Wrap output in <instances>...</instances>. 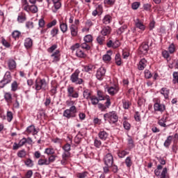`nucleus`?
Wrapping results in <instances>:
<instances>
[{"instance_id":"f257e3e1","label":"nucleus","mask_w":178,"mask_h":178,"mask_svg":"<svg viewBox=\"0 0 178 178\" xmlns=\"http://www.w3.org/2000/svg\"><path fill=\"white\" fill-rule=\"evenodd\" d=\"M105 122H108L110 124H115L119 120V117L116 111H110L104 115Z\"/></svg>"},{"instance_id":"f03ea898","label":"nucleus","mask_w":178,"mask_h":178,"mask_svg":"<svg viewBox=\"0 0 178 178\" xmlns=\"http://www.w3.org/2000/svg\"><path fill=\"white\" fill-rule=\"evenodd\" d=\"M35 90L36 91H40V90L46 91V90H48V83H47V81L45 80V79L35 80Z\"/></svg>"},{"instance_id":"7ed1b4c3","label":"nucleus","mask_w":178,"mask_h":178,"mask_svg":"<svg viewBox=\"0 0 178 178\" xmlns=\"http://www.w3.org/2000/svg\"><path fill=\"white\" fill-rule=\"evenodd\" d=\"M12 81V76L10 72H6L3 79L0 81V88H3L6 84H9Z\"/></svg>"},{"instance_id":"20e7f679","label":"nucleus","mask_w":178,"mask_h":178,"mask_svg":"<svg viewBox=\"0 0 178 178\" xmlns=\"http://www.w3.org/2000/svg\"><path fill=\"white\" fill-rule=\"evenodd\" d=\"M154 112H160V113H163L166 111V106L161 104V101L156 100L154 104Z\"/></svg>"},{"instance_id":"39448f33","label":"nucleus","mask_w":178,"mask_h":178,"mask_svg":"<svg viewBox=\"0 0 178 178\" xmlns=\"http://www.w3.org/2000/svg\"><path fill=\"white\" fill-rule=\"evenodd\" d=\"M104 163L106 166H112L113 165V156L112 154L108 153L104 156Z\"/></svg>"},{"instance_id":"423d86ee","label":"nucleus","mask_w":178,"mask_h":178,"mask_svg":"<svg viewBox=\"0 0 178 178\" xmlns=\"http://www.w3.org/2000/svg\"><path fill=\"white\" fill-rule=\"evenodd\" d=\"M112 103L111 102V99L108 97L106 99V102L104 104L98 103L97 106L102 112H104V111H106V109H108V108L111 106Z\"/></svg>"},{"instance_id":"0eeeda50","label":"nucleus","mask_w":178,"mask_h":178,"mask_svg":"<svg viewBox=\"0 0 178 178\" xmlns=\"http://www.w3.org/2000/svg\"><path fill=\"white\" fill-rule=\"evenodd\" d=\"M67 97L79 98V91L75 90L73 86H69L67 88Z\"/></svg>"},{"instance_id":"6e6552de","label":"nucleus","mask_w":178,"mask_h":178,"mask_svg":"<svg viewBox=\"0 0 178 178\" xmlns=\"http://www.w3.org/2000/svg\"><path fill=\"white\" fill-rule=\"evenodd\" d=\"M70 81L74 84H83V79L79 78L77 72L72 73V74L70 76Z\"/></svg>"},{"instance_id":"1a4fd4ad","label":"nucleus","mask_w":178,"mask_h":178,"mask_svg":"<svg viewBox=\"0 0 178 178\" xmlns=\"http://www.w3.org/2000/svg\"><path fill=\"white\" fill-rule=\"evenodd\" d=\"M82 48L83 49H86V51H90L91 49V47L87 44V42H83L81 45L79 43L75 44L74 46L71 47L72 51H76V48Z\"/></svg>"},{"instance_id":"9d476101","label":"nucleus","mask_w":178,"mask_h":178,"mask_svg":"<svg viewBox=\"0 0 178 178\" xmlns=\"http://www.w3.org/2000/svg\"><path fill=\"white\" fill-rule=\"evenodd\" d=\"M105 73H106V69L104 67H99L98 68L97 73H96V77L97 80H102L104 76H105Z\"/></svg>"},{"instance_id":"9b49d317","label":"nucleus","mask_w":178,"mask_h":178,"mask_svg":"<svg viewBox=\"0 0 178 178\" xmlns=\"http://www.w3.org/2000/svg\"><path fill=\"white\" fill-rule=\"evenodd\" d=\"M26 131L28 134H33V136H37L38 134L39 129H35V126L33 124L29 126Z\"/></svg>"},{"instance_id":"f8f14e48","label":"nucleus","mask_w":178,"mask_h":178,"mask_svg":"<svg viewBox=\"0 0 178 178\" xmlns=\"http://www.w3.org/2000/svg\"><path fill=\"white\" fill-rule=\"evenodd\" d=\"M152 45V42H151L149 44H148V42H145L141 44L140 47V52H143V54H147L149 49V47Z\"/></svg>"},{"instance_id":"ddd939ff","label":"nucleus","mask_w":178,"mask_h":178,"mask_svg":"<svg viewBox=\"0 0 178 178\" xmlns=\"http://www.w3.org/2000/svg\"><path fill=\"white\" fill-rule=\"evenodd\" d=\"M107 91H108L109 95H111L112 97H113V95H116V94H118V92H119V87L118 86L109 87L107 89Z\"/></svg>"},{"instance_id":"4468645a","label":"nucleus","mask_w":178,"mask_h":178,"mask_svg":"<svg viewBox=\"0 0 178 178\" xmlns=\"http://www.w3.org/2000/svg\"><path fill=\"white\" fill-rule=\"evenodd\" d=\"M70 30L71 31V35L72 37L77 36V34L79 33V28L77 27V26H76V24H72L70 26Z\"/></svg>"},{"instance_id":"2eb2a0df","label":"nucleus","mask_w":178,"mask_h":178,"mask_svg":"<svg viewBox=\"0 0 178 178\" xmlns=\"http://www.w3.org/2000/svg\"><path fill=\"white\" fill-rule=\"evenodd\" d=\"M109 136V134H108L105 131H100L98 134V137L102 140V141H106V139L108 138Z\"/></svg>"},{"instance_id":"dca6fc26","label":"nucleus","mask_w":178,"mask_h":178,"mask_svg":"<svg viewBox=\"0 0 178 178\" xmlns=\"http://www.w3.org/2000/svg\"><path fill=\"white\" fill-rule=\"evenodd\" d=\"M18 23H24L27 20V17L24 13H20L17 19Z\"/></svg>"},{"instance_id":"f3484780","label":"nucleus","mask_w":178,"mask_h":178,"mask_svg":"<svg viewBox=\"0 0 178 178\" xmlns=\"http://www.w3.org/2000/svg\"><path fill=\"white\" fill-rule=\"evenodd\" d=\"M128 137L129 138L127 139L128 143V149L130 151L131 149H133V148H134V147H136V145H134V140H133V138H131V136H130L129 135H128Z\"/></svg>"},{"instance_id":"a211bd4d","label":"nucleus","mask_w":178,"mask_h":178,"mask_svg":"<svg viewBox=\"0 0 178 178\" xmlns=\"http://www.w3.org/2000/svg\"><path fill=\"white\" fill-rule=\"evenodd\" d=\"M160 93L161 95H163L165 99H168V98H169V94L170 93V91L166 88H162L160 90Z\"/></svg>"},{"instance_id":"6ab92c4d","label":"nucleus","mask_w":178,"mask_h":178,"mask_svg":"<svg viewBox=\"0 0 178 178\" xmlns=\"http://www.w3.org/2000/svg\"><path fill=\"white\" fill-rule=\"evenodd\" d=\"M60 54L59 50H56L54 53L51 54V58L53 59V62H58L60 59Z\"/></svg>"},{"instance_id":"aec40b11","label":"nucleus","mask_w":178,"mask_h":178,"mask_svg":"<svg viewBox=\"0 0 178 178\" xmlns=\"http://www.w3.org/2000/svg\"><path fill=\"white\" fill-rule=\"evenodd\" d=\"M112 31V29L110 26H104L101 31V34L104 36L108 35V34Z\"/></svg>"},{"instance_id":"412c9836","label":"nucleus","mask_w":178,"mask_h":178,"mask_svg":"<svg viewBox=\"0 0 178 178\" xmlns=\"http://www.w3.org/2000/svg\"><path fill=\"white\" fill-rule=\"evenodd\" d=\"M172 140H173V136H168L167 139L165 140L163 145L165 148H169L170 145L172 144Z\"/></svg>"},{"instance_id":"4be33fe9","label":"nucleus","mask_w":178,"mask_h":178,"mask_svg":"<svg viewBox=\"0 0 178 178\" xmlns=\"http://www.w3.org/2000/svg\"><path fill=\"white\" fill-rule=\"evenodd\" d=\"M24 47L26 49L31 48L33 47V40L30 38H26L24 42Z\"/></svg>"},{"instance_id":"5701e85b","label":"nucleus","mask_w":178,"mask_h":178,"mask_svg":"<svg viewBox=\"0 0 178 178\" xmlns=\"http://www.w3.org/2000/svg\"><path fill=\"white\" fill-rule=\"evenodd\" d=\"M112 22V17L109 15H106L102 19V23L104 24H109Z\"/></svg>"},{"instance_id":"b1692460","label":"nucleus","mask_w":178,"mask_h":178,"mask_svg":"<svg viewBox=\"0 0 178 178\" xmlns=\"http://www.w3.org/2000/svg\"><path fill=\"white\" fill-rule=\"evenodd\" d=\"M38 165L39 166H44V165L48 166V165H49L48 159H40L38 161Z\"/></svg>"},{"instance_id":"393cba45","label":"nucleus","mask_w":178,"mask_h":178,"mask_svg":"<svg viewBox=\"0 0 178 178\" xmlns=\"http://www.w3.org/2000/svg\"><path fill=\"white\" fill-rule=\"evenodd\" d=\"M83 98L86 99H91V91L88 89H85L83 92Z\"/></svg>"},{"instance_id":"a878e982","label":"nucleus","mask_w":178,"mask_h":178,"mask_svg":"<svg viewBox=\"0 0 178 178\" xmlns=\"http://www.w3.org/2000/svg\"><path fill=\"white\" fill-rule=\"evenodd\" d=\"M90 100V102L92 104V105H98V104H99V101H101L98 97H97V96L93 95L90 97V99H89Z\"/></svg>"},{"instance_id":"bb28decb","label":"nucleus","mask_w":178,"mask_h":178,"mask_svg":"<svg viewBox=\"0 0 178 178\" xmlns=\"http://www.w3.org/2000/svg\"><path fill=\"white\" fill-rule=\"evenodd\" d=\"M134 22L137 29H140V30H145V26H144V24L140 22L139 19H135Z\"/></svg>"},{"instance_id":"cd10ccee","label":"nucleus","mask_w":178,"mask_h":178,"mask_svg":"<svg viewBox=\"0 0 178 178\" xmlns=\"http://www.w3.org/2000/svg\"><path fill=\"white\" fill-rule=\"evenodd\" d=\"M24 163L27 168H33V166H34V161H33L31 159H26V160L24 161Z\"/></svg>"},{"instance_id":"c85d7f7f","label":"nucleus","mask_w":178,"mask_h":178,"mask_svg":"<svg viewBox=\"0 0 178 178\" xmlns=\"http://www.w3.org/2000/svg\"><path fill=\"white\" fill-rule=\"evenodd\" d=\"M17 155L18 158H26L27 156V152H26V149H22V150L18 151Z\"/></svg>"},{"instance_id":"c756f323","label":"nucleus","mask_w":178,"mask_h":178,"mask_svg":"<svg viewBox=\"0 0 178 178\" xmlns=\"http://www.w3.org/2000/svg\"><path fill=\"white\" fill-rule=\"evenodd\" d=\"M122 102L124 109H129V108H130L131 106V103L129 100L122 99Z\"/></svg>"},{"instance_id":"7c9ffc66","label":"nucleus","mask_w":178,"mask_h":178,"mask_svg":"<svg viewBox=\"0 0 178 178\" xmlns=\"http://www.w3.org/2000/svg\"><path fill=\"white\" fill-rule=\"evenodd\" d=\"M76 49V55L78 58H86V54H84L81 49L79 48H75Z\"/></svg>"},{"instance_id":"2f4dec72","label":"nucleus","mask_w":178,"mask_h":178,"mask_svg":"<svg viewBox=\"0 0 178 178\" xmlns=\"http://www.w3.org/2000/svg\"><path fill=\"white\" fill-rule=\"evenodd\" d=\"M115 63L118 66L122 65V58H120V54H117L115 57Z\"/></svg>"},{"instance_id":"473e14b6","label":"nucleus","mask_w":178,"mask_h":178,"mask_svg":"<svg viewBox=\"0 0 178 178\" xmlns=\"http://www.w3.org/2000/svg\"><path fill=\"white\" fill-rule=\"evenodd\" d=\"M4 99L6 102H12V94L10 92H6L4 94Z\"/></svg>"},{"instance_id":"72a5a7b5","label":"nucleus","mask_w":178,"mask_h":178,"mask_svg":"<svg viewBox=\"0 0 178 178\" xmlns=\"http://www.w3.org/2000/svg\"><path fill=\"white\" fill-rule=\"evenodd\" d=\"M125 165L127 168H131V165H133V161H131V157L127 156L125 159Z\"/></svg>"},{"instance_id":"f704fd0d","label":"nucleus","mask_w":178,"mask_h":178,"mask_svg":"<svg viewBox=\"0 0 178 178\" xmlns=\"http://www.w3.org/2000/svg\"><path fill=\"white\" fill-rule=\"evenodd\" d=\"M44 154H47V155H54L55 154V150L54 148H46L44 149Z\"/></svg>"},{"instance_id":"c9c22d12","label":"nucleus","mask_w":178,"mask_h":178,"mask_svg":"<svg viewBox=\"0 0 178 178\" xmlns=\"http://www.w3.org/2000/svg\"><path fill=\"white\" fill-rule=\"evenodd\" d=\"M129 152L126 150H121L118 152V155L120 158H124L126 155H129Z\"/></svg>"},{"instance_id":"e433bc0d","label":"nucleus","mask_w":178,"mask_h":178,"mask_svg":"<svg viewBox=\"0 0 178 178\" xmlns=\"http://www.w3.org/2000/svg\"><path fill=\"white\" fill-rule=\"evenodd\" d=\"M166 118H162L161 120H159L158 124L161 126V127H166Z\"/></svg>"},{"instance_id":"4c0bfd02","label":"nucleus","mask_w":178,"mask_h":178,"mask_svg":"<svg viewBox=\"0 0 178 178\" xmlns=\"http://www.w3.org/2000/svg\"><path fill=\"white\" fill-rule=\"evenodd\" d=\"M60 29L62 33H66L67 31V24L66 23H61L60 24Z\"/></svg>"},{"instance_id":"58836bf2","label":"nucleus","mask_w":178,"mask_h":178,"mask_svg":"<svg viewBox=\"0 0 178 178\" xmlns=\"http://www.w3.org/2000/svg\"><path fill=\"white\" fill-rule=\"evenodd\" d=\"M97 42L99 45H104V42H105V38L102 35H99L97 38Z\"/></svg>"},{"instance_id":"ea45409f","label":"nucleus","mask_w":178,"mask_h":178,"mask_svg":"<svg viewBox=\"0 0 178 178\" xmlns=\"http://www.w3.org/2000/svg\"><path fill=\"white\" fill-rule=\"evenodd\" d=\"M162 55L169 62L170 60V54H169V51L164 50L162 51Z\"/></svg>"},{"instance_id":"a19ab883","label":"nucleus","mask_w":178,"mask_h":178,"mask_svg":"<svg viewBox=\"0 0 178 178\" xmlns=\"http://www.w3.org/2000/svg\"><path fill=\"white\" fill-rule=\"evenodd\" d=\"M63 116L64 118H67V119H70V118H73V116L72 115V113L69 111V109H66L63 112Z\"/></svg>"},{"instance_id":"79ce46f5","label":"nucleus","mask_w":178,"mask_h":178,"mask_svg":"<svg viewBox=\"0 0 178 178\" xmlns=\"http://www.w3.org/2000/svg\"><path fill=\"white\" fill-rule=\"evenodd\" d=\"M97 98L100 101H105V96H104V92L101 90H97Z\"/></svg>"},{"instance_id":"37998d69","label":"nucleus","mask_w":178,"mask_h":178,"mask_svg":"<svg viewBox=\"0 0 178 178\" xmlns=\"http://www.w3.org/2000/svg\"><path fill=\"white\" fill-rule=\"evenodd\" d=\"M29 11L32 13H37V12H38V7L35 5H31L29 7Z\"/></svg>"},{"instance_id":"c03bdc74","label":"nucleus","mask_w":178,"mask_h":178,"mask_svg":"<svg viewBox=\"0 0 178 178\" xmlns=\"http://www.w3.org/2000/svg\"><path fill=\"white\" fill-rule=\"evenodd\" d=\"M147 63V60H145V58H143L139 62L138 67H146Z\"/></svg>"},{"instance_id":"a18cd8bd","label":"nucleus","mask_w":178,"mask_h":178,"mask_svg":"<svg viewBox=\"0 0 178 178\" xmlns=\"http://www.w3.org/2000/svg\"><path fill=\"white\" fill-rule=\"evenodd\" d=\"M94 145L96 148H100L101 145H102V142L98 138H95L94 140Z\"/></svg>"},{"instance_id":"49530a36","label":"nucleus","mask_w":178,"mask_h":178,"mask_svg":"<svg viewBox=\"0 0 178 178\" xmlns=\"http://www.w3.org/2000/svg\"><path fill=\"white\" fill-rule=\"evenodd\" d=\"M70 155H72L70 152H64L62 154V156H61L62 159H67V160H68L69 158H70Z\"/></svg>"},{"instance_id":"de8ad7c7","label":"nucleus","mask_w":178,"mask_h":178,"mask_svg":"<svg viewBox=\"0 0 178 178\" xmlns=\"http://www.w3.org/2000/svg\"><path fill=\"white\" fill-rule=\"evenodd\" d=\"M63 149L64 152H70V150L72 149L70 144L67 143L63 147Z\"/></svg>"},{"instance_id":"09e8293b","label":"nucleus","mask_w":178,"mask_h":178,"mask_svg":"<svg viewBox=\"0 0 178 178\" xmlns=\"http://www.w3.org/2000/svg\"><path fill=\"white\" fill-rule=\"evenodd\" d=\"M8 67H16V61L13 59H10L8 62Z\"/></svg>"},{"instance_id":"8fccbe9b","label":"nucleus","mask_w":178,"mask_h":178,"mask_svg":"<svg viewBox=\"0 0 178 178\" xmlns=\"http://www.w3.org/2000/svg\"><path fill=\"white\" fill-rule=\"evenodd\" d=\"M17 81H14L11 84V91H17Z\"/></svg>"},{"instance_id":"3c124183","label":"nucleus","mask_w":178,"mask_h":178,"mask_svg":"<svg viewBox=\"0 0 178 178\" xmlns=\"http://www.w3.org/2000/svg\"><path fill=\"white\" fill-rule=\"evenodd\" d=\"M20 35H22V33L19 31H14L12 33V36L13 37V38H19V37H20Z\"/></svg>"},{"instance_id":"603ef678","label":"nucleus","mask_w":178,"mask_h":178,"mask_svg":"<svg viewBox=\"0 0 178 178\" xmlns=\"http://www.w3.org/2000/svg\"><path fill=\"white\" fill-rule=\"evenodd\" d=\"M85 42H92V35H86L83 38Z\"/></svg>"},{"instance_id":"864d4df0","label":"nucleus","mask_w":178,"mask_h":178,"mask_svg":"<svg viewBox=\"0 0 178 178\" xmlns=\"http://www.w3.org/2000/svg\"><path fill=\"white\" fill-rule=\"evenodd\" d=\"M54 161H56V156L54 154H51L47 160V161H49V165H51V163H54Z\"/></svg>"},{"instance_id":"5fc2aeb1","label":"nucleus","mask_w":178,"mask_h":178,"mask_svg":"<svg viewBox=\"0 0 178 178\" xmlns=\"http://www.w3.org/2000/svg\"><path fill=\"white\" fill-rule=\"evenodd\" d=\"M134 119L136 122H141V115H140V112L136 111L135 113Z\"/></svg>"},{"instance_id":"6e6d98bb","label":"nucleus","mask_w":178,"mask_h":178,"mask_svg":"<svg viewBox=\"0 0 178 178\" xmlns=\"http://www.w3.org/2000/svg\"><path fill=\"white\" fill-rule=\"evenodd\" d=\"M123 127H124V129L125 130H127V131H129V130H130L131 127V125L130 124V123H129L127 121H124L123 122Z\"/></svg>"},{"instance_id":"4d7b16f0","label":"nucleus","mask_w":178,"mask_h":178,"mask_svg":"<svg viewBox=\"0 0 178 178\" xmlns=\"http://www.w3.org/2000/svg\"><path fill=\"white\" fill-rule=\"evenodd\" d=\"M13 119V113L12 111H8L7 112V120L8 122H12Z\"/></svg>"},{"instance_id":"13d9d810","label":"nucleus","mask_w":178,"mask_h":178,"mask_svg":"<svg viewBox=\"0 0 178 178\" xmlns=\"http://www.w3.org/2000/svg\"><path fill=\"white\" fill-rule=\"evenodd\" d=\"M56 23H58L56 19H54L52 22L47 24V29H51V28L54 27V26H56Z\"/></svg>"},{"instance_id":"bf43d9fd","label":"nucleus","mask_w":178,"mask_h":178,"mask_svg":"<svg viewBox=\"0 0 178 178\" xmlns=\"http://www.w3.org/2000/svg\"><path fill=\"white\" fill-rule=\"evenodd\" d=\"M76 177L78 178H86L87 177V172H79L76 174Z\"/></svg>"},{"instance_id":"052dcab7","label":"nucleus","mask_w":178,"mask_h":178,"mask_svg":"<svg viewBox=\"0 0 178 178\" xmlns=\"http://www.w3.org/2000/svg\"><path fill=\"white\" fill-rule=\"evenodd\" d=\"M145 79H151L152 77V74H151V72H149V70H145Z\"/></svg>"},{"instance_id":"680f3d73","label":"nucleus","mask_w":178,"mask_h":178,"mask_svg":"<svg viewBox=\"0 0 178 178\" xmlns=\"http://www.w3.org/2000/svg\"><path fill=\"white\" fill-rule=\"evenodd\" d=\"M31 177H33V170H29L26 172L25 177L22 178H31Z\"/></svg>"},{"instance_id":"e2e57ef3","label":"nucleus","mask_w":178,"mask_h":178,"mask_svg":"<svg viewBox=\"0 0 178 178\" xmlns=\"http://www.w3.org/2000/svg\"><path fill=\"white\" fill-rule=\"evenodd\" d=\"M58 31H59V29H58V28H54L51 31V35H52V37H55L58 34Z\"/></svg>"},{"instance_id":"0e129e2a","label":"nucleus","mask_w":178,"mask_h":178,"mask_svg":"<svg viewBox=\"0 0 178 178\" xmlns=\"http://www.w3.org/2000/svg\"><path fill=\"white\" fill-rule=\"evenodd\" d=\"M132 9H134V10H136V9H138V8H140V2H134L132 3Z\"/></svg>"},{"instance_id":"69168bd1","label":"nucleus","mask_w":178,"mask_h":178,"mask_svg":"<svg viewBox=\"0 0 178 178\" xmlns=\"http://www.w3.org/2000/svg\"><path fill=\"white\" fill-rule=\"evenodd\" d=\"M167 174H168V168H164L163 169V171L161 172V178H167L166 177Z\"/></svg>"},{"instance_id":"338daca9","label":"nucleus","mask_w":178,"mask_h":178,"mask_svg":"<svg viewBox=\"0 0 178 178\" xmlns=\"http://www.w3.org/2000/svg\"><path fill=\"white\" fill-rule=\"evenodd\" d=\"M26 29H34V23L33 22H27L26 23Z\"/></svg>"},{"instance_id":"774afa93","label":"nucleus","mask_w":178,"mask_h":178,"mask_svg":"<svg viewBox=\"0 0 178 178\" xmlns=\"http://www.w3.org/2000/svg\"><path fill=\"white\" fill-rule=\"evenodd\" d=\"M168 51L170 54H173V52H175V44H171L169 45Z\"/></svg>"}]
</instances>
